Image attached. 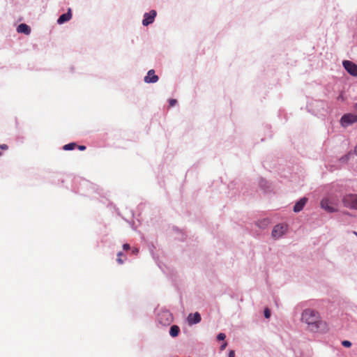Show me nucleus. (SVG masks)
<instances>
[{
	"label": "nucleus",
	"instance_id": "nucleus-1",
	"mask_svg": "<svg viewBox=\"0 0 357 357\" xmlns=\"http://www.w3.org/2000/svg\"><path fill=\"white\" fill-rule=\"evenodd\" d=\"M301 321L307 326L309 331L316 333L326 328V322L321 320L318 312L312 309H305L301 313Z\"/></svg>",
	"mask_w": 357,
	"mask_h": 357
},
{
	"label": "nucleus",
	"instance_id": "nucleus-2",
	"mask_svg": "<svg viewBox=\"0 0 357 357\" xmlns=\"http://www.w3.org/2000/svg\"><path fill=\"white\" fill-rule=\"evenodd\" d=\"M339 203L338 198L333 195L324 197L320 202V206L328 213H335L337 211L335 206Z\"/></svg>",
	"mask_w": 357,
	"mask_h": 357
},
{
	"label": "nucleus",
	"instance_id": "nucleus-3",
	"mask_svg": "<svg viewBox=\"0 0 357 357\" xmlns=\"http://www.w3.org/2000/svg\"><path fill=\"white\" fill-rule=\"evenodd\" d=\"M157 321L162 326H169L173 321V316L169 310L161 309L158 312Z\"/></svg>",
	"mask_w": 357,
	"mask_h": 357
},
{
	"label": "nucleus",
	"instance_id": "nucleus-4",
	"mask_svg": "<svg viewBox=\"0 0 357 357\" xmlns=\"http://www.w3.org/2000/svg\"><path fill=\"white\" fill-rule=\"evenodd\" d=\"M342 201L344 207L357 210V194H347L343 196Z\"/></svg>",
	"mask_w": 357,
	"mask_h": 357
},
{
	"label": "nucleus",
	"instance_id": "nucleus-5",
	"mask_svg": "<svg viewBox=\"0 0 357 357\" xmlns=\"http://www.w3.org/2000/svg\"><path fill=\"white\" fill-rule=\"evenodd\" d=\"M287 230V226L284 224L276 225L272 230V237L277 240L284 236Z\"/></svg>",
	"mask_w": 357,
	"mask_h": 357
},
{
	"label": "nucleus",
	"instance_id": "nucleus-6",
	"mask_svg": "<svg viewBox=\"0 0 357 357\" xmlns=\"http://www.w3.org/2000/svg\"><path fill=\"white\" fill-rule=\"evenodd\" d=\"M356 122H357V114L352 113L344 114L340 119V123L343 127H348Z\"/></svg>",
	"mask_w": 357,
	"mask_h": 357
},
{
	"label": "nucleus",
	"instance_id": "nucleus-7",
	"mask_svg": "<svg viewBox=\"0 0 357 357\" xmlns=\"http://www.w3.org/2000/svg\"><path fill=\"white\" fill-rule=\"evenodd\" d=\"M342 66L349 74L357 77V65L356 63L352 61L345 60L343 61Z\"/></svg>",
	"mask_w": 357,
	"mask_h": 357
},
{
	"label": "nucleus",
	"instance_id": "nucleus-8",
	"mask_svg": "<svg viewBox=\"0 0 357 357\" xmlns=\"http://www.w3.org/2000/svg\"><path fill=\"white\" fill-rule=\"evenodd\" d=\"M156 15L157 12L155 10H151L148 13H145L144 14V18L142 20L143 26H147L149 24H152L154 22Z\"/></svg>",
	"mask_w": 357,
	"mask_h": 357
},
{
	"label": "nucleus",
	"instance_id": "nucleus-9",
	"mask_svg": "<svg viewBox=\"0 0 357 357\" xmlns=\"http://www.w3.org/2000/svg\"><path fill=\"white\" fill-rule=\"evenodd\" d=\"M158 76L155 74L154 70H149L147 75L144 77V82L146 83H155L158 81Z\"/></svg>",
	"mask_w": 357,
	"mask_h": 357
},
{
	"label": "nucleus",
	"instance_id": "nucleus-10",
	"mask_svg": "<svg viewBox=\"0 0 357 357\" xmlns=\"http://www.w3.org/2000/svg\"><path fill=\"white\" fill-rule=\"evenodd\" d=\"M188 323L189 325L197 324L202 320L201 315L199 312H195L190 314L187 318Z\"/></svg>",
	"mask_w": 357,
	"mask_h": 357
},
{
	"label": "nucleus",
	"instance_id": "nucleus-11",
	"mask_svg": "<svg viewBox=\"0 0 357 357\" xmlns=\"http://www.w3.org/2000/svg\"><path fill=\"white\" fill-rule=\"evenodd\" d=\"M307 202V199L305 197H303L300 199L294 205V211L295 213H298L303 210L305 205L306 204Z\"/></svg>",
	"mask_w": 357,
	"mask_h": 357
},
{
	"label": "nucleus",
	"instance_id": "nucleus-12",
	"mask_svg": "<svg viewBox=\"0 0 357 357\" xmlns=\"http://www.w3.org/2000/svg\"><path fill=\"white\" fill-rule=\"evenodd\" d=\"M72 17L71 10L69 8L68 12L62 14L57 20V23L59 24H62L68 21H69Z\"/></svg>",
	"mask_w": 357,
	"mask_h": 357
},
{
	"label": "nucleus",
	"instance_id": "nucleus-13",
	"mask_svg": "<svg viewBox=\"0 0 357 357\" xmlns=\"http://www.w3.org/2000/svg\"><path fill=\"white\" fill-rule=\"evenodd\" d=\"M17 31L18 33H24L26 35H29L30 33H31V28H30L29 26H28L26 24H20L17 27Z\"/></svg>",
	"mask_w": 357,
	"mask_h": 357
},
{
	"label": "nucleus",
	"instance_id": "nucleus-14",
	"mask_svg": "<svg viewBox=\"0 0 357 357\" xmlns=\"http://www.w3.org/2000/svg\"><path fill=\"white\" fill-rule=\"evenodd\" d=\"M179 332H180L179 327L178 326H176V325H173L170 328L169 335L172 337H175L178 336Z\"/></svg>",
	"mask_w": 357,
	"mask_h": 357
},
{
	"label": "nucleus",
	"instance_id": "nucleus-15",
	"mask_svg": "<svg viewBox=\"0 0 357 357\" xmlns=\"http://www.w3.org/2000/svg\"><path fill=\"white\" fill-rule=\"evenodd\" d=\"M75 146H76V144L73 142V143H69L68 144L64 145L63 149L65 151H71V150H73Z\"/></svg>",
	"mask_w": 357,
	"mask_h": 357
},
{
	"label": "nucleus",
	"instance_id": "nucleus-16",
	"mask_svg": "<svg viewBox=\"0 0 357 357\" xmlns=\"http://www.w3.org/2000/svg\"><path fill=\"white\" fill-rule=\"evenodd\" d=\"M123 255V252H118L117 254V262L119 264H122L123 263V259H121V256Z\"/></svg>",
	"mask_w": 357,
	"mask_h": 357
},
{
	"label": "nucleus",
	"instance_id": "nucleus-17",
	"mask_svg": "<svg viewBox=\"0 0 357 357\" xmlns=\"http://www.w3.org/2000/svg\"><path fill=\"white\" fill-rule=\"evenodd\" d=\"M342 346L345 347H350L351 346V342L349 340H344L342 342Z\"/></svg>",
	"mask_w": 357,
	"mask_h": 357
},
{
	"label": "nucleus",
	"instance_id": "nucleus-18",
	"mask_svg": "<svg viewBox=\"0 0 357 357\" xmlns=\"http://www.w3.org/2000/svg\"><path fill=\"white\" fill-rule=\"evenodd\" d=\"M226 337V335L225 333H220L218 335H217V339L218 340H224Z\"/></svg>",
	"mask_w": 357,
	"mask_h": 357
},
{
	"label": "nucleus",
	"instance_id": "nucleus-19",
	"mask_svg": "<svg viewBox=\"0 0 357 357\" xmlns=\"http://www.w3.org/2000/svg\"><path fill=\"white\" fill-rule=\"evenodd\" d=\"M264 317H265L266 319H268V318L270 317V316H271V312H270V310H269L268 308H266V309L264 310Z\"/></svg>",
	"mask_w": 357,
	"mask_h": 357
},
{
	"label": "nucleus",
	"instance_id": "nucleus-20",
	"mask_svg": "<svg viewBox=\"0 0 357 357\" xmlns=\"http://www.w3.org/2000/svg\"><path fill=\"white\" fill-rule=\"evenodd\" d=\"M177 101L176 99H169V104L170 107H174L176 104Z\"/></svg>",
	"mask_w": 357,
	"mask_h": 357
},
{
	"label": "nucleus",
	"instance_id": "nucleus-21",
	"mask_svg": "<svg viewBox=\"0 0 357 357\" xmlns=\"http://www.w3.org/2000/svg\"><path fill=\"white\" fill-rule=\"evenodd\" d=\"M228 357H235V352L234 350H230L228 354Z\"/></svg>",
	"mask_w": 357,
	"mask_h": 357
},
{
	"label": "nucleus",
	"instance_id": "nucleus-22",
	"mask_svg": "<svg viewBox=\"0 0 357 357\" xmlns=\"http://www.w3.org/2000/svg\"><path fill=\"white\" fill-rule=\"evenodd\" d=\"M123 250H129V249H130V245H129V244H128V243H125V244H123Z\"/></svg>",
	"mask_w": 357,
	"mask_h": 357
},
{
	"label": "nucleus",
	"instance_id": "nucleus-23",
	"mask_svg": "<svg viewBox=\"0 0 357 357\" xmlns=\"http://www.w3.org/2000/svg\"><path fill=\"white\" fill-rule=\"evenodd\" d=\"M132 252L134 255H137V253L139 252V250L137 248H134L132 250Z\"/></svg>",
	"mask_w": 357,
	"mask_h": 357
},
{
	"label": "nucleus",
	"instance_id": "nucleus-24",
	"mask_svg": "<svg viewBox=\"0 0 357 357\" xmlns=\"http://www.w3.org/2000/svg\"><path fill=\"white\" fill-rule=\"evenodd\" d=\"M0 149H3V150H6V149H8V146L6 144H1L0 145Z\"/></svg>",
	"mask_w": 357,
	"mask_h": 357
},
{
	"label": "nucleus",
	"instance_id": "nucleus-25",
	"mask_svg": "<svg viewBox=\"0 0 357 357\" xmlns=\"http://www.w3.org/2000/svg\"><path fill=\"white\" fill-rule=\"evenodd\" d=\"M349 159V155H346L345 156L342 157L341 158V160H342L343 162H345L347 161V160Z\"/></svg>",
	"mask_w": 357,
	"mask_h": 357
},
{
	"label": "nucleus",
	"instance_id": "nucleus-26",
	"mask_svg": "<svg viewBox=\"0 0 357 357\" xmlns=\"http://www.w3.org/2000/svg\"><path fill=\"white\" fill-rule=\"evenodd\" d=\"M227 347V343L225 342L220 346V350H224Z\"/></svg>",
	"mask_w": 357,
	"mask_h": 357
},
{
	"label": "nucleus",
	"instance_id": "nucleus-27",
	"mask_svg": "<svg viewBox=\"0 0 357 357\" xmlns=\"http://www.w3.org/2000/svg\"><path fill=\"white\" fill-rule=\"evenodd\" d=\"M78 149H79V150H80V151H84V150H85V149H86V146H82H82H78Z\"/></svg>",
	"mask_w": 357,
	"mask_h": 357
},
{
	"label": "nucleus",
	"instance_id": "nucleus-28",
	"mask_svg": "<svg viewBox=\"0 0 357 357\" xmlns=\"http://www.w3.org/2000/svg\"><path fill=\"white\" fill-rule=\"evenodd\" d=\"M353 107H354V110L357 112V102L354 104Z\"/></svg>",
	"mask_w": 357,
	"mask_h": 357
},
{
	"label": "nucleus",
	"instance_id": "nucleus-29",
	"mask_svg": "<svg viewBox=\"0 0 357 357\" xmlns=\"http://www.w3.org/2000/svg\"><path fill=\"white\" fill-rule=\"evenodd\" d=\"M354 152L357 155V144H356V146L355 147Z\"/></svg>",
	"mask_w": 357,
	"mask_h": 357
},
{
	"label": "nucleus",
	"instance_id": "nucleus-30",
	"mask_svg": "<svg viewBox=\"0 0 357 357\" xmlns=\"http://www.w3.org/2000/svg\"><path fill=\"white\" fill-rule=\"evenodd\" d=\"M344 214L347 215H351L349 212H345Z\"/></svg>",
	"mask_w": 357,
	"mask_h": 357
},
{
	"label": "nucleus",
	"instance_id": "nucleus-31",
	"mask_svg": "<svg viewBox=\"0 0 357 357\" xmlns=\"http://www.w3.org/2000/svg\"><path fill=\"white\" fill-rule=\"evenodd\" d=\"M354 234H355L356 236H357V232L356 231H353Z\"/></svg>",
	"mask_w": 357,
	"mask_h": 357
},
{
	"label": "nucleus",
	"instance_id": "nucleus-32",
	"mask_svg": "<svg viewBox=\"0 0 357 357\" xmlns=\"http://www.w3.org/2000/svg\"><path fill=\"white\" fill-rule=\"evenodd\" d=\"M1 155V153L0 152V155Z\"/></svg>",
	"mask_w": 357,
	"mask_h": 357
}]
</instances>
